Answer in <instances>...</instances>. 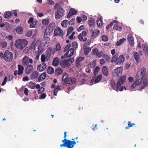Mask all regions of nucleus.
Masks as SVG:
<instances>
[{"mask_svg": "<svg viewBox=\"0 0 148 148\" xmlns=\"http://www.w3.org/2000/svg\"><path fill=\"white\" fill-rule=\"evenodd\" d=\"M66 133V132H64V139L62 141L63 143L60 145V146L61 147H66V148H73L74 145L77 143H78L79 141H75V139L73 138L71 139V141L67 139L66 138V137L67 136Z\"/></svg>", "mask_w": 148, "mask_h": 148, "instance_id": "obj_1", "label": "nucleus"}, {"mask_svg": "<svg viewBox=\"0 0 148 148\" xmlns=\"http://www.w3.org/2000/svg\"><path fill=\"white\" fill-rule=\"evenodd\" d=\"M54 8L57 9L55 12L56 19H58L62 17L65 14V11L59 5H58L57 4L55 5Z\"/></svg>", "mask_w": 148, "mask_h": 148, "instance_id": "obj_2", "label": "nucleus"}, {"mask_svg": "<svg viewBox=\"0 0 148 148\" xmlns=\"http://www.w3.org/2000/svg\"><path fill=\"white\" fill-rule=\"evenodd\" d=\"M28 42L26 39H18L15 42V45L17 49L23 50L28 44Z\"/></svg>", "mask_w": 148, "mask_h": 148, "instance_id": "obj_3", "label": "nucleus"}, {"mask_svg": "<svg viewBox=\"0 0 148 148\" xmlns=\"http://www.w3.org/2000/svg\"><path fill=\"white\" fill-rule=\"evenodd\" d=\"M13 55L12 53L8 50L5 51L4 54V59L7 62H10L12 60Z\"/></svg>", "mask_w": 148, "mask_h": 148, "instance_id": "obj_4", "label": "nucleus"}, {"mask_svg": "<svg viewBox=\"0 0 148 148\" xmlns=\"http://www.w3.org/2000/svg\"><path fill=\"white\" fill-rule=\"evenodd\" d=\"M74 59L73 58H71L69 59L66 60L60 61V64L61 67L64 68L66 67L69 66L74 61Z\"/></svg>", "mask_w": 148, "mask_h": 148, "instance_id": "obj_5", "label": "nucleus"}, {"mask_svg": "<svg viewBox=\"0 0 148 148\" xmlns=\"http://www.w3.org/2000/svg\"><path fill=\"white\" fill-rule=\"evenodd\" d=\"M126 75H123L121 76L118 80L116 83V91H118V88L124 83L126 78Z\"/></svg>", "mask_w": 148, "mask_h": 148, "instance_id": "obj_6", "label": "nucleus"}, {"mask_svg": "<svg viewBox=\"0 0 148 148\" xmlns=\"http://www.w3.org/2000/svg\"><path fill=\"white\" fill-rule=\"evenodd\" d=\"M75 51L74 48H71L66 53H65L64 56H61V58L63 60L68 57H71Z\"/></svg>", "mask_w": 148, "mask_h": 148, "instance_id": "obj_7", "label": "nucleus"}, {"mask_svg": "<svg viewBox=\"0 0 148 148\" xmlns=\"http://www.w3.org/2000/svg\"><path fill=\"white\" fill-rule=\"evenodd\" d=\"M122 69L120 67H118L114 70L112 73V75L114 77H118L120 76L122 73Z\"/></svg>", "mask_w": 148, "mask_h": 148, "instance_id": "obj_8", "label": "nucleus"}, {"mask_svg": "<svg viewBox=\"0 0 148 148\" xmlns=\"http://www.w3.org/2000/svg\"><path fill=\"white\" fill-rule=\"evenodd\" d=\"M102 76L101 74H100L97 76L94 75L90 82V83L92 84L91 85L99 82L102 79Z\"/></svg>", "mask_w": 148, "mask_h": 148, "instance_id": "obj_9", "label": "nucleus"}, {"mask_svg": "<svg viewBox=\"0 0 148 148\" xmlns=\"http://www.w3.org/2000/svg\"><path fill=\"white\" fill-rule=\"evenodd\" d=\"M55 27V24L54 23H51L45 29V31L48 32V33H51Z\"/></svg>", "mask_w": 148, "mask_h": 148, "instance_id": "obj_10", "label": "nucleus"}, {"mask_svg": "<svg viewBox=\"0 0 148 148\" xmlns=\"http://www.w3.org/2000/svg\"><path fill=\"white\" fill-rule=\"evenodd\" d=\"M69 74L67 73H65L63 75L62 81L63 82L64 84H69V78L68 77Z\"/></svg>", "mask_w": 148, "mask_h": 148, "instance_id": "obj_11", "label": "nucleus"}, {"mask_svg": "<svg viewBox=\"0 0 148 148\" xmlns=\"http://www.w3.org/2000/svg\"><path fill=\"white\" fill-rule=\"evenodd\" d=\"M63 31L59 27H56L54 29V35L55 36H62Z\"/></svg>", "mask_w": 148, "mask_h": 148, "instance_id": "obj_12", "label": "nucleus"}, {"mask_svg": "<svg viewBox=\"0 0 148 148\" xmlns=\"http://www.w3.org/2000/svg\"><path fill=\"white\" fill-rule=\"evenodd\" d=\"M140 72V75L138 76V77H140L143 79L146 72V69L145 67H143L141 68L139 71L138 74Z\"/></svg>", "mask_w": 148, "mask_h": 148, "instance_id": "obj_13", "label": "nucleus"}, {"mask_svg": "<svg viewBox=\"0 0 148 148\" xmlns=\"http://www.w3.org/2000/svg\"><path fill=\"white\" fill-rule=\"evenodd\" d=\"M127 39L130 45L133 46L134 44V39L132 34H129L127 36Z\"/></svg>", "mask_w": 148, "mask_h": 148, "instance_id": "obj_14", "label": "nucleus"}, {"mask_svg": "<svg viewBox=\"0 0 148 148\" xmlns=\"http://www.w3.org/2000/svg\"><path fill=\"white\" fill-rule=\"evenodd\" d=\"M47 67V65L45 63H42L39 65L37 68V70L40 71H43Z\"/></svg>", "mask_w": 148, "mask_h": 148, "instance_id": "obj_15", "label": "nucleus"}, {"mask_svg": "<svg viewBox=\"0 0 148 148\" xmlns=\"http://www.w3.org/2000/svg\"><path fill=\"white\" fill-rule=\"evenodd\" d=\"M77 13V11L73 8H71L70 9L67 15L68 18H69L71 16L76 14Z\"/></svg>", "mask_w": 148, "mask_h": 148, "instance_id": "obj_16", "label": "nucleus"}, {"mask_svg": "<svg viewBox=\"0 0 148 148\" xmlns=\"http://www.w3.org/2000/svg\"><path fill=\"white\" fill-rule=\"evenodd\" d=\"M91 31L92 32L91 36L94 38L98 36L100 33L98 29H95V30L91 29Z\"/></svg>", "mask_w": 148, "mask_h": 148, "instance_id": "obj_17", "label": "nucleus"}, {"mask_svg": "<svg viewBox=\"0 0 148 148\" xmlns=\"http://www.w3.org/2000/svg\"><path fill=\"white\" fill-rule=\"evenodd\" d=\"M52 49L51 48H49L46 52V56L47 60H48L51 56Z\"/></svg>", "mask_w": 148, "mask_h": 148, "instance_id": "obj_18", "label": "nucleus"}, {"mask_svg": "<svg viewBox=\"0 0 148 148\" xmlns=\"http://www.w3.org/2000/svg\"><path fill=\"white\" fill-rule=\"evenodd\" d=\"M125 59V58L122 55H120L119 56V57L118 58L116 64H120L123 63L124 62Z\"/></svg>", "mask_w": 148, "mask_h": 148, "instance_id": "obj_19", "label": "nucleus"}, {"mask_svg": "<svg viewBox=\"0 0 148 148\" xmlns=\"http://www.w3.org/2000/svg\"><path fill=\"white\" fill-rule=\"evenodd\" d=\"M27 66L25 69V73L28 74L30 73L33 68V66L32 65H27Z\"/></svg>", "mask_w": 148, "mask_h": 148, "instance_id": "obj_20", "label": "nucleus"}, {"mask_svg": "<svg viewBox=\"0 0 148 148\" xmlns=\"http://www.w3.org/2000/svg\"><path fill=\"white\" fill-rule=\"evenodd\" d=\"M29 58L27 56L23 57V64L25 66L29 64Z\"/></svg>", "mask_w": 148, "mask_h": 148, "instance_id": "obj_21", "label": "nucleus"}, {"mask_svg": "<svg viewBox=\"0 0 148 148\" xmlns=\"http://www.w3.org/2000/svg\"><path fill=\"white\" fill-rule=\"evenodd\" d=\"M18 75H22L23 73V71L24 69L23 66L21 65L18 64Z\"/></svg>", "mask_w": 148, "mask_h": 148, "instance_id": "obj_22", "label": "nucleus"}, {"mask_svg": "<svg viewBox=\"0 0 148 148\" xmlns=\"http://www.w3.org/2000/svg\"><path fill=\"white\" fill-rule=\"evenodd\" d=\"M84 59V58L83 57H80L77 59L76 61V66L78 67L80 66L79 63L82 61Z\"/></svg>", "mask_w": 148, "mask_h": 148, "instance_id": "obj_23", "label": "nucleus"}, {"mask_svg": "<svg viewBox=\"0 0 148 148\" xmlns=\"http://www.w3.org/2000/svg\"><path fill=\"white\" fill-rule=\"evenodd\" d=\"M46 76V74L45 73H43L41 74L39 77L38 78V81L39 82H41L42 80L45 79Z\"/></svg>", "mask_w": 148, "mask_h": 148, "instance_id": "obj_24", "label": "nucleus"}, {"mask_svg": "<svg viewBox=\"0 0 148 148\" xmlns=\"http://www.w3.org/2000/svg\"><path fill=\"white\" fill-rule=\"evenodd\" d=\"M39 75V73L36 71H35L33 72L30 75L32 79H35L37 78Z\"/></svg>", "mask_w": 148, "mask_h": 148, "instance_id": "obj_25", "label": "nucleus"}, {"mask_svg": "<svg viewBox=\"0 0 148 148\" xmlns=\"http://www.w3.org/2000/svg\"><path fill=\"white\" fill-rule=\"evenodd\" d=\"M59 64V59L58 57L54 58L52 62V64L53 66H57Z\"/></svg>", "mask_w": 148, "mask_h": 148, "instance_id": "obj_26", "label": "nucleus"}, {"mask_svg": "<svg viewBox=\"0 0 148 148\" xmlns=\"http://www.w3.org/2000/svg\"><path fill=\"white\" fill-rule=\"evenodd\" d=\"M102 72L103 75L106 76H108V71L107 68L105 66H104L102 69Z\"/></svg>", "mask_w": 148, "mask_h": 148, "instance_id": "obj_27", "label": "nucleus"}, {"mask_svg": "<svg viewBox=\"0 0 148 148\" xmlns=\"http://www.w3.org/2000/svg\"><path fill=\"white\" fill-rule=\"evenodd\" d=\"M118 55L117 54L114 55L112 58L111 60V62L112 63L114 62L116 64H117Z\"/></svg>", "mask_w": 148, "mask_h": 148, "instance_id": "obj_28", "label": "nucleus"}, {"mask_svg": "<svg viewBox=\"0 0 148 148\" xmlns=\"http://www.w3.org/2000/svg\"><path fill=\"white\" fill-rule=\"evenodd\" d=\"M62 72L63 71L62 69L60 67H58L55 70V74L56 75H58L62 74Z\"/></svg>", "mask_w": 148, "mask_h": 148, "instance_id": "obj_29", "label": "nucleus"}, {"mask_svg": "<svg viewBox=\"0 0 148 148\" xmlns=\"http://www.w3.org/2000/svg\"><path fill=\"white\" fill-rule=\"evenodd\" d=\"M134 58L137 62H139L140 61V59L138 53L136 52H135L134 53Z\"/></svg>", "mask_w": 148, "mask_h": 148, "instance_id": "obj_30", "label": "nucleus"}, {"mask_svg": "<svg viewBox=\"0 0 148 148\" xmlns=\"http://www.w3.org/2000/svg\"><path fill=\"white\" fill-rule=\"evenodd\" d=\"M50 38L49 37H47L46 38H43V42L45 45L48 46V44L49 43L50 41Z\"/></svg>", "mask_w": 148, "mask_h": 148, "instance_id": "obj_31", "label": "nucleus"}, {"mask_svg": "<svg viewBox=\"0 0 148 148\" xmlns=\"http://www.w3.org/2000/svg\"><path fill=\"white\" fill-rule=\"evenodd\" d=\"M139 76V74H137V75L136 76L137 77L136 78V80L135 82H137L136 83V84L137 86L139 85L140 84L141 82L142 81L143 79L140 78L138 77V76Z\"/></svg>", "mask_w": 148, "mask_h": 148, "instance_id": "obj_32", "label": "nucleus"}, {"mask_svg": "<svg viewBox=\"0 0 148 148\" xmlns=\"http://www.w3.org/2000/svg\"><path fill=\"white\" fill-rule=\"evenodd\" d=\"M54 72V69L52 67L49 66L48 67L47 72L49 74H53Z\"/></svg>", "mask_w": 148, "mask_h": 148, "instance_id": "obj_33", "label": "nucleus"}, {"mask_svg": "<svg viewBox=\"0 0 148 148\" xmlns=\"http://www.w3.org/2000/svg\"><path fill=\"white\" fill-rule=\"evenodd\" d=\"M88 23L90 27H93L94 25L95 24V22L93 19L91 18L88 20Z\"/></svg>", "mask_w": 148, "mask_h": 148, "instance_id": "obj_34", "label": "nucleus"}, {"mask_svg": "<svg viewBox=\"0 0 148 148\" xmlns=\"http://www.w3.org/2000/svg\"><path fill=\"white\" fill-rule=\"evenodd\" d=\"M12 15V12L10 11H8L5 12L4 14V17L5 18H10L11 17Z\"/></svg>", "mask_w": 148, "mask_h": 148, "instance_id": "obj_35", "label": "nucleus"}, {"mask_svg": "<svg viewBox=\"0 0 148 148\" xmlns=\"http://www.w3.org/2000/svg\"><path fill=\"white\" fill-rule=\"evenodd\" d=\"M110 84L112 88L116 90V84L114 81L113 80H111Z\"/></svg>", "mask_w": 148, "mask_h": 148, "instance_id": "obj_36", "label": "nucleus"}, {"mask_svg": "<svg viewBox=\"0 0 148 148\" xmlns=\"http://www.w3.org/2000/svg\"><path fill=\"white\" fill-rule=\"evenodd\" d=\"M50 19L49 18H47L45 19H44L42 21V22L44 25H47L49 23Z\"/></svg>", "mask_w": 148, "mask_h": 148, "instance_id": "obj_37", "label": "nucleus"}, {"mask_svg": "<svg viewBox=\"0 0 148 148\" xmlns=\"http://www.w3.org/2000/svg\"><path fill=\"white\" fill-rule=\"evenodd\" d=\"M100 70V69L99 67L98 66H96V67L94 69L93 75L94 76H96L97 75Z\"/></svg>", "mask_w": 148, "mask_h": 148, "instance_id": "obj_38", "label": "nucleus"}, {"mask_svg": "<svg viewBox=\"0 0 148 148\" xmlns=\"http://www.w3.org/2000/svg\"><path fill=\"white\" fill-rule=\"evenodd\" d=\"M68 22V21L67 20H65L62 22L61 25L63 27H67Z\"/></svg>", "mask_w": 148, "mask_h": 148, "instance_id": "obj_39", "label": "nucleus"}, {"mask_svg": "<svg viewBox=\"0 0 148 148\" xmlns=\"http://www.w3.org/2000/svg\"><path fill=\"white\" fill-rule=\"evenodd\" d=\"M29 86L31 89H34L35 87L36 84L34 82H29Z\"/></svg>", "mask_w": 148, "mask_h": 148, "instance_id": "obj_40", "label": "nucleus"}, {"mask_svg": "<svg viewBox=\"0 0 148 148\" xmlns=\"http://www.w3.org/2000/svg\"><path fill=\"white\" fill-rule=\"evenodd\" d=\"M40 47L39 45H37L35 44L34 46V51L36 52H39L40 50Z\"/></svg>", "mask_w": 148, "mask_h": 148, "instance_id": "obj_41", "label": "nucleus"}, {"mask_svg": "<svg viewBox=\"0 0 148 148\" xmlns=\"http://www.w3.org/2000/svg\"><path fill=\"white\" fill-rule=\"evenodd\" d=\"M60 90V86L59 85H58L56 87L54 90L53 93L54 95H57V92H58V91Z\"/></svg>", "mask_w": 148, "mask_h": 148, "instance_id": "obj_42", "label": "nucleus"}, {"mask_svg": "<svg viewBox=\"0 0 148 148\" xmlns=\"http://www.w3.org/2000/svg\"><path fill=\"white\" fill-rule=\"evenodd\" d=\"M113 28L118 31H121L122 28L121 27H120L117 25H114L113 26Z\"/></svg>", "mask_w": 148, "mask_h": 148, "instance_id": "obj_43", "label": "nucleus"}, {"mask_svg": "<svg viewBox=\"0 0 148 148\" xmlns=\"http://www.w3.org/2000/svg\"><path fill=\"white\" fill-rule=\"evenodd\" d=\"M73 30V28L72 27H70L68 28V31L67 34L66 35V36L69 35L70 34Z\"/></svg>", "mask_w": 148, "mask_h": 148, "instance_id": "obj_44", "label": "nucleus"}, {"mask_svg": "<svg viewBox=\"0 0 148 148\" xmlns=\"http://www.w3.org/2000/svg\"><path fill=\"white\" fill-rule=\"evenodd\" d=\"M97 26L99 27H100L102 25V21L101 19L100 18L97 19Z\"/></svg>", "mask_w": 148, "mask_h": 148, "instance_id": "obj_45", "label": "nucleus"}, {"mask_svg": "<svg viewBox=\"0 0 148 148\" xmlns=\"http://www.w3.org/2000/svg\"><path fill=\"white\" fill-rule=\"evenodd\" d=\"M98 52V50L97 48H95L93 49L92 51V54L93 55H95L97 56V55Z\"/></svg>", "mask_w": 148, "mask_h": 148, "instance_id": "obj_46", "label": "nucleus"}, {"mask_svg": "<svg viewBox=\"0 0 148 148\" xmlns=\"http://www.w3.org/2000/svg\"><path fill=\"white\" fill-rule=\"evenodd\" d=\"M16 32L19 34H21L23 32V28L21 27H18L16 29Z\"/></svg>", "mask_w": 148, "mask_h": 148, "instance_id": "obj_47", "label": "nucleus"}, {"mask_svg": "<svg viewBox=\"0 0 148 148\" xmlns=\"http://www.w3.org/2000/svg\"><path fill=\"white\" fill-rule=\"evenodd\" d=\"M91 48L89 47L86 48L84 50V54L87 55L88 53L91 51Z\"/></svg>", "mask_w": 148, "mask_h": 148, "instance_id": "obj_48", "label": "nucleus"}, {"mask_svg": "<svg viewBox=\"0 0 148 148\" xmlns=\"http://www.w3.org/2000/svg\"><path fill=\"white\" fill-rule=\"evenodd\" d=\"M69 84H72L75 82L76 81V79L74 78H69Z\"/></svg>", "mask_w": 148, "mask_h": 148, "instance_id": "obj_49", "label": "nucleus"}, {"mask_svg": "<svg viewBox=\"0 0 148 148\" xmlns=\"http://www.w3.org/2000/svg\"><path fill=\"white\" fill-rule=\"evenodd\" d=\"M1 46V47L3 48H5L7 46V42L4 41H1L0 42Z\"/></svg>", "mask_w": 148, "mask_h": 148, "instance_id": "obj_50", "label": "nucleus"}, {"mask_svg": "<svg viewBox=\"0 0 148 148\" xmlns=\"http://www.w3.org/2000/svg\"><path fill=\"white\" fill-rule=\"evenodd\" d=\"M95 63L94 62H92L89 63L88 66L91 68H93L95 65Z\"/></svg>", "mask_w": 148, "mask_h": 148, "instance_id": "obj_51", "label": "nucleus"}, {"mask_svg": "<svg viewBox=\"0 0 148 148\" xmlns=\"http://www.w3.org/2000/svg\"><path fill=\"white\" fill-rule=\"evenodd\" d=\"M46 58V57L45 55H42L41 57V60L42 63H44V62H45Z\"/></svg>", "mask_w": 148, "mask_h": 148, "instance_id": "obj_52", "label": "nucleus"}, {"mask_svg": "<svg viewBox=\"0 0 148 148\" xmlns=\"http://www.w3.org/2000/svg\"><path fill=\"white\" fill-rule=\"evenodd\" d=\"M72 46L73 48L76 49L78 46L77 42L75 41L73 42L72 43Z\"/></svg>", "mask_w": 148, "mask_h": 148, "instance_id": "obj_53", "label": "nucleus"}, {"mask_svg": "<svg viewBox=\"0 0 148 148\" xmlns=\"http://www.w3.org/2000/svg\"><path fill=\"white\" fill-rule=\"evenodd\" d=\"M103 57L106 60L107 62H109L110 60V57L108 55L104 54Z\"/></svg>", "mask_w": 148, "mask_h": 148, "instance_id": "obj_54", "label": "nucleus"}, {"mask_svg": "<svg viewBox=\"0 0 148 148\" xmlns=\"http://www.w3.org/2000/svg\"><path fill=\"white\" fill-rule=\"evenodd\" d=\"M71 46V44L69 43L64 48V51L66 52L69 49L70 47Z\"/></svg>", "mask_w": 148, "mask_h": 148, "instance_id": "obj_55", "label": "nucleus"}, {"mask_svg": "<svg viewBox=\"0 0 148 148\" xmlns=\"http://www.w3.org/2000/svg\"><path fill=\"white\" fill-rule=\"evenodd\" d=\"M37 23V21H36L33 22L30 25V27H35Z\"/></svg>", "mask_w": 148, "mask_h": 148, "instance_id": "obj_56", "label": "nucleus"}, {"mask_svg": "<svg viewBox=\"0 0 148 148\" xmlns=\"http://www.w3.org/2000/svg\"><path fill=\"white\" fill-rule=\"evenodd\" d=\"M56 50L57 51H60L61 49V46L59 43H58L56 46Z\"/></svg>", "mask_w": 148, "mask_h": 148, "instance_id": "obj_57", "label": "nucleus"}, {"mask_svg": "<svg viewBox=\"0 0 148 148\" xmlns=\"http://www.w3.org/2000/svg\"><path fill=\"white\" fill-rule=\"evenodd\" d=\"M142 46L143 49L144 51L148 53V47L147 45H144V46L143 47V45Z\"/></svg>", "mask_w": 148, "mask_h": 148, "instance_id": "obj_58", "label": "nucleus"}, {"mask_svg": "<svg viewBox=\"0 0 148 148\" xmlns=\"http://www.w3.org/2000/svg\"><path fill=\"white\" fill-rule=\"evenodd\" d=\"M51 33H48V32L45 31V32L44 34V38H46L47 37H49L48 36H49Z\"/></svg>", "mask_w": 148, "mask_h": 148, "instance_id": "obj_59", "label": "nucleus"}, {"mask_svg": "<svg viewBox=\"0 0 148 148\" xmlns=\"http://www.w3.org/2000/svg\"><path fill=\"white\" fill-rule=\"evenodd\" d=\"M29 49L28 47H26L23 51V54H24L25 55L27 54L29 52Z\"/></svg>", "mask_w": 148, "mask_h": 148, "instance_id": "obj_60", "label": "nucleus"}, {"mask_svg": "<svg viewBox=\"0 0 148 148\" xmlns=\"http://www.w3.org/2000/svg\"><path fill=\"white\" fill-rule=\"evenodd\" d=\"M135 125V124L134 123H130L129 124L128 123V125L125 127V129H128L130 127L133 126V125Z\"/></svg>", "mask_w": 148, "mask_h": 148, "instance_id": "obj_61", "label": "nucleus"}, {"mask_svg": "<svg viewBox=\"0 0 148 148\" xmlns=\"http://www.w3.org/2000/svg\"><path fill=\"white\" fill-rule=\"evenodd\" d=\"M45 88L43 87H41L38 90V94H40L43 92L44 91Z\"/></svg>", "mask_w": 148, "mask_h": 148, "instance_id": "obj_62", "label": "nucleus"}, {"mask_svg": "<svg viewBox=\"0 0 148 148\" xmlns=\"http://www.w3.org/2000/svg\"><path fill=\"white\" fill-rule=\"evenodd\" d=\"M46 95L45 93H42L41 95L39 97V99H44L46 97Z\"/></svg>", "mask_w": 148, "mask_h": 148, "instance_id": "obj_63", "label": "nucleus"}, {"mask_svg": "<svg viewBox=\"0 0 148 148\" xmlns=\"http://www.w3.org/2000/svg\"><path fill=\"white\" fill-rule=\"evenodd\" d=\"M101 38L102 40L104 41H107L108 40V37L104 35L102 36Z\"/></svg>", "mask_w": 148, "mask_h": 148, "instance_id": "obj_64", "label": "nucleus"}]
</instances>
